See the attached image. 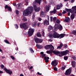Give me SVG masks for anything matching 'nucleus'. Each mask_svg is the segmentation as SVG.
Wrapping results in <instances>:
<instances>
[{"label":"nucleus","instance_id":"nucleus-1","mask_svg":"<svg viewBox=\"0 0 76 76\" xmlns=\"http://www.w3.org/2000/svg\"><path fill=\"white\" fill-rule=\"evenodd\" d=\"M69 52V51L68 50H66L65 51H61V53L60 52L57 50L53 51L51 50L46 51V53H48V54H52V53H53L54 54H56V55L59 54V57H61V56H66Z\"/></svg>","mask_w":76,"mask_h":76},{"label":"nucleus","instance_id":"nucleus-2","mask_svg":"<svg viewBox=\"0 0 76 76\" xmlns=\"http://www.w3.org/2000/svg\"><path fill=\"white\" fill-rule=\"evenodd\" d=\"M34 8L32 6L28 7L23 11V15L25 16H30L31 14L33 12Z\"/></svg>","mask_w":76,"mask_h":76},{"label":"nucleus","instance_id":"nucleus-3","mask_svg":"<svg viewBox=\"0 0 76 76\" xmlns=\"http://www.w3.org/2000/svg\"><path fill=\"white\" fill-rule=\"evenodd\" d=\"M59 36L60 35L56 33V32L54 31L53 32V35L51 34H50L49 35V37L50 38H59Z\"/></svg>","mask_w":76,"mask_h":76},{"label":"nucleus","instance_id":"nucleus-4","mask_svg":"<svg viewBox=\"0 0 76 76\" xmlns=\"http://www.w3.org/2000/svg\"><path fill=\"white\" fill-rule=\"evenodd\" d=\"M38 3V0H35L33 3V6L35 12L38 11V8H37V5Z\"/></svg>","mask_w":76,"mask_h":76},{"label":"nucleus","instance_id":"nucleus-5","mask_svg":"<svg viewBox=\"0 0 76 76\" xmlns=\"http://www.w3.org/2000/svg\"><path fill=\"white\" fill-rule=\"evenodd\" d=\"M72 9L73 10H72L70 9H69L66 8L65 10L67 12H69L70 13H76V6L73 7Z\"/></svg>","mask_w":76,"mask_h":76},{"label":"nucleus","instance_id":"nucleus-6","mask_svg":"<svg viewBox=\"0 0 76 76\" xmlns=\"http://www.w3.org/2000/svg\"><path fill=\"white\" fill-rule=\"evenodd\" d=\"M34 31V29H32V28H30L28 31V37H31L33 35V33Z\"/></svg>","mask_w":76,"mask_h":76},{"label":"nucleus","instance_id":"nucleus-7","mask_svg":"<svg viewBox=\"0 0 76 76\" xmlns=\"http://www.w3.org/2000/svg\"><path fill=\"white\" fill-rule=\"evenodd\" d=\"M27 23H23L22 24H20V26L21 28H23L24 29H26L28 28V27L26 26Z\"/></svg>","mask_w":76,"mask_h":76},{"label":"nucleus","instance_id":"nucleus-8","mask_svg":"<svg viewBox=\"0 0 76 76\" xmlns=\"http://www.w3.org/2000/svg\"><path fill=\"white\" fill-rule=\"evenodd\" d=\"M60 23V20L58 19L56 22V23L55 26V27L54 28V29L55 31H57L58 30V25Z\"/></svg>","mask_w":76,"mask_h":76},{"label":"nucleus","instance_id":"nucleus-9","mask_svg":"<svg viewBox=\"0 0 76 76\" xmlns=\"http://www.w3.org/2000/svg\"><path fill=\"white\" fill-rule=\"evenodd\" d=\"M45 48L46 49H48V50L50 49V50H54V46L52 45H46L45 47Z\"/></svg>","mask_w":76,"mask_h":76},{"label":"nucleus","instance_id":"nucleus-10","mask_svg":"<svg viewBox=\"0 0 76 76\" xmlns=\"http://www.w3.org/2000/svg\"><path fill=\"white\" fill-rule=\"evenodd\" d=\"M72 72V69L69 68L66 70V72L65 73V75L66 76H68V75H70L71 73V72Z\"/></svg>","mask_w":76,"mask_h":76},{"label":"nucleus","instance_id":"nucleus-11","mask_svg":"<svg viewBox=\"0 0 76 76\" xmlns=\"http://www.w3.org/2000/svg\"><path fill=\"white\" fill-rule=\"evenodd\" d=\"M4 70H5L7 73H9L10 75H11V74H12V72L10 70H8L6 69V68H4Z\"/></svg>","mask_w":76,"mask_h":76},{"label":"nucleus","instance_id":"nucleus-12","mask_svg":"<svg viewBox=\"0 0 76 76\" xmlns=\"http://www.w3.org/2000/svg\"><path fill=\"white\" fill-rule=\"evenodd\" d=\"M51 64L53 66H56L58 64L57 62L56 61V60H55L52 61Z\"/></svg>","mask_w":76,"mask_h":76},{"label":"nucleus","instance_id":"nucleus-13","mask_svg":"<svg viewBox=\"0 0 76 76\" xmlns=\"http://www.w3.org/2000/svg\"><path fill=\"white\" fill-rule=\"evenodd\" d=\"M5 9H7L9 11L12 12V9L11 8L7 5H6L5 6Z\"/></svg>","mask_w":76,"mask_h":76},{"label":"nucleus","instance_id":"nucleus-14","mask_svg":"<svg viewBox=\"0 0 76 76\" xmlns=\"http://www.w3.org/2000/svg\"><path fill=\"white\" fill-rule=\"evenodd\" d=\"M64 22H69L70 21V20L69 17H67L64 20Z\"/></svg>","mask_w":76,"mask_h":76},{"label":"nucleus","instance_id":"nucleus-15","mask_svg":"<svg viewBox=\"0 0 76 76\" xmlns=\"http://www.w3.org/2000/svg\"><path fill=\"white\" fill-rule=\"evenodd\" d=\"M16 7L18 9L21 8V7H22V4L20 3L18 4L17 5Z\"/></svg>","mask_w":76,"mask_h":76},{"label":"nucleus","instance_id":"nucleus-16","mask_svg":"<svg viewBox=\"0 0 76 76\" xmlns=\"http://www.w3.org/2000/svg\"><path fill=\"white\" fill-rule=\"evenodd\" d=\"M40 16H41V17H44V16H45V13H44V12H41L40 14Z\"/></svg>","mask_w":76,"mask_h":76},{"label":"nucleus","instance_id":"nucleus-17","mask_svg":"<svg viewBox=\"0 0 76 76\" xmlns=\"http://www.w3.org/2000/svg\"><path fill=\"white\" fill-rule=\"evenodd\" d=\"M34 40L35 42L37 44L38 43V38L37 37H35L34 38Z\"/></svg>","mask_w":76,"mask_h":76},{"label":"nucleus","instance_id":"nucleus-18","mask_svg":"<svg viewBox=\"0 0 76 76\" xmlns=\"http://www.w3.org/2000/svg\"><path fill=\"white\" fill-rule=\"evenodd\" d=\"M49 6H46V11H45V12L46 13H47L49 11Z\"/></svg>","mask_w":76,"mask_h":76},{"label":"nucleus","instance_id":"nucleus-19","mask_svg":"<svg viewBox=\"0 0 76 76\" xmlns=\"http://www.w3.org/2000/svg\"><path fill=\"white\" fill-rule=\"evenodd\" d=\"M72 66L73 67H75V65H76V62L75 61H72Z\"/></svg>","mask_w":76,"mask_h":76},{"label":"nucleus","instance_id":"nucleus-20","mask_svg":"<svg viewBox=\"0 0 76 76\" xmlns=\"http://www.w3.org/2000/svg\"><path fill=\"white\" fill-rule=\"evenodd\" d=\"M48 59H49V57H47L45 56L44 58V59L45 60V61L46 63H47L48 61Z\"/></svg>","mask_w":76,"mask_h":76},{"label":"nucleus","instance_id":"nucleus-21","mask_svg":"<svg viewBox=\"0 0 76 76\" xmlns=\"http://www.w3.org/2000/svg\"><path fill=\"white\" fill-rule=\"evenodd\" d=\"M58 28L59 30H62V29H63V27H62V26L60 24L58 25Z\"/></svg>","mask_w":76,"mask_h":76},{"label":"nucleus","instance_id":"nucleus-22","mask_svg":"<svg viewBox=\"0 0 76 76\" xmlns=\"http://www.w3.org/2000/svg\"><path fill=\"white\" fill-rule=\"evenodd\" d=\"M44 25H49V22L47 20H46L44 22Z\"/></svg>","mask_w":76,"mask_h":76},{"label":"nucleus","instance_id":"nucleus-23","mask_svg":"<svg viewBox=\"0 0 76 76\" xmlns=\"http://www.w3.org/2000/svg\"><path fill=\"white\" fill-rule=\"evenodd\" d=\"M65 35L64 34H59V38H63L64 37V36Z\"/></svg>","mask_w":76,"mask_h":76},{"label":"nucleus","instance_id":"nucleus-24","mask_svg":"<svg viewBox=\"0 0 76 76\" xmlns=\"http://www.w3.org/2000/svg\"><path fill=\"white\" fill-rule=\"evenodd\" d=\"M56 13V10L54 9V11H52L50 12V14L51 13H53V14H55Z\"/></svg>","mask_w":76,"mask_h":76},{"label":"nucleus","instance_id":"nucleus-25","mask_svg":"<svg viewBox=\"0 0 76 76\" xmlns=\"http://www.w3.org/2000/svg\"><path fill=\"white\" fill-rule=\"evenodd\" d=\"M63 44L62 43H61L60 45L57 48V49H60V48H61L63 47Z\"/></svg>","mask_w":76,"mask_h":76},{"label":"nucleus","instance_id":"nucleus-26","mask_svg":"<svg viewBox=\"0 0 76 76\" xmlns=\"http://www.w3.org/2000/svg\"><path fill=\"white\" fill-rule=\"evenodd\" d=\"M53 29V27L51 26H49L48 28V30H52V29Z\"/></svg>","mask_w":76,"mask_h":76},{"label":"nucleus","instance_id":"nucleus-27","mask_svg":"<svg viewBox=\"0 0 76 76\" xmlns=\"http://www.w3.org/2000/svg\"><path fill=\"white\" fill-rule=\"evenodd\" d=\"M71 19L72 20H73V19L75 18V15L73 14H72L71 16Z\"/></svg>","mask_w":76,"mask_h":76},{"label":"nucleus","instance_id":"nucleus-28","mask_svg":"<svg viewBox=\"0 0 76 76\" xmlns=\"http://www.w3.org/2000/svg\"><path fill=\"white\" fill-rule=\"evenodd\" d=\"M40 54L42 55V56L43 57H45V56H46L45 54H44V52H41Z\"/></svg>","mask_w":76,"mask_h":76},{"label":"nucleus","instance_id":"nucleus-29","mask_svg":"<svg viewBox=\"0 0 76 76\" xmlns=\"http://www.w3.org/2000/svg\"><path fill=\"white\" fill-rule=\"evenodd\" d=\"M43 41V40L42 39H39L38 43H42V42Z\"/></svg>","mask_w":76,"mask_h":76},{"label":"nucleus","instance_id":"nucleus-30","mask_svg":"<svg viewBox=\"0 0 76 76\" xmlns=\"http://www.w3.org/2000/svg\"><path fill=\"white\" fill-rule=\"evenodd\" d=\"M22 20L23 21H24V22H26V21H28V19L25 17H23Z\"/></svg>","mask_w":76,"mask_h":76},{"label":"nucleus","instance_id":"nucleus-31","mask_svg":"<svg viewBox=\"0 0 76 76\" xmlns=\"http://www.w3.org/2000/svg\"><path fill=\"white\" fill-rule=\"evenodd\" d=\"M30 51L31 52V53H34V51L33 50L32 48H30Z\"/></svg>","mask_w":76,"mask_h":76},{"label":"nucleus","instance_id":"nucleus-32","mask_svg":"<svg viewBox=\"0 0 76 76\" xmlns=\"http://www.w3.org/2000/svg\"><path fill=\"white\" fill-rule=\"evenodd\" d=\"M71 34H74L75 35H76V31H74L72 32H71Z\"/></svg>","mask_w":76,"mask_h":76},{"label":"nucleus","instance_id":"nucleus-33","mask_svg":"<svg viewBox=\"0 0 76 76\" xmlns=\"http://www.w3.org/2000/svg\"><path fill=\"white\" fill-rule=\"evenodd\" d=\"M42 35L44 37L45 34V33H44V29H42Z\"/></svg>","mask_w":76,"mask_h":76},{"label":"nucleus","instance_id":"nucleus-34","mask_svg":"<svg viewBox=\"0 0 76 76\" xmlns=\"http://www.w3.org/2000/svg\"><path fill=\"white\" fill-rule=\"evenodd\" d=\"M61 7H60V6L59 5H58L57 6V9L58 10V9H60Z\"/></svg>","mask_w":76,"mask_h":76},{"label":"nucleus","instance_id":"nucleus-35","mask_svg":"<svg viewBox=\"0 0 76 76\" xmlns=\"http://www.w3.org/2000/svg\"><path fill=\"white\" fill-rule=\"evenodd\" d=\"M54 70L55 71H57V68L56 67V66H54Z\"/></svg>","mask_w":76,"mask_h":76},{"label":"nucleus","instance_id":"nucleus-36","mask_svg":"<svg viewBox=\"0 0 76 76\" xmlns=\"http://www.w3.org/2000/svg\"><path fill=\"white\" fill-rule=\"evenodd\" d=\"M42 48V46H41L40 45H38V49H41V48Z\"/></svg>","mask_w":76,"mask_h":76},{"label":"nucleus","instance_id":"nucleus-37","mask_svg":"<svg viewBox=\"0 0 76 76\" xmlns=\"http://www.w3.org/2000/svg\"><path fill=\"white\" fill-rule=\"evenodd\" d=\"M68 59V57L67 56H65L64 57V59L65 60H67V59Z\"/></svg>","mask_w":76,"mask_h":76},{"label":"nucleus","instance_id":"nucleus-38","mask_svg":"<svg viewBox=\"0 0 76 76\" xmlns=\"http://www.w3.org/2000/svg\"><path fill=\"white\" fill-rule=\"evenodd\" d=\"M4 41L7 44H9V42H8V41L7 40H4Z\"/></svg>","mask_w":76,"mask_h":76},{"label":"nucleus","instance_id":"nucleus-39","mask_svg":"<svg viewBox=\"0 0 76 76\" xmlns=\"http://www.w3.org/2000/svg\"><path fill=\"white\" fill-rule=\"evenodd\" d=\"M10 57L12 58V60H15V59L14 57H13V56H10Z\"/></svg>","mask_w":76,"mask_h":76},{"label":"nucleus","instance_id":"nucleus-40","mask_svg":"<svg viewBox=\"0 0 76 76\" xmlns=\"http://www.w3.org/2000/svg\"><path fill=\"white\" fill-rule=\"evenodd\" d=\"M66 68V66H62V70H64V69H65Z\"/></svg>","mask_w":76,"mask_h":76},{"label":"nucleus","instance_id":"nucleus-41","mask_svg":"<svg viewBox=\"0 0 76 76\" xmlns=\"http://www.w3.org/2000/svg\"><path fill=\"white\" fill-rule=\"evenodd\" d=\"M42 0H38V4H39V5H40L41 3V1H42Z\"/></svg>","mask_w":76,"mask_h":76},{"label":"nucleus","instance_id":"nucleus-42","mask_svg":"<svg viewBox=\"0 0 76 76\" xmlns=\"http://www.w3.org/2000/svg\"><path fill=\"white\" fill-rule=\"evenodd\" d=\"M41 34L40 33H38V37H41Z\"/></svg>","mask_w":76,"mask_h":76},{"label":"nucleus","instance_id":"nucleus-43","mask_svg":"<svg viewBox=\"0 0 76 76\" xmlns=\"http://www.w3.org/2000/svg\"><path fill=\"white\" fill-rule=\"evenodd\" d=\"M56 19H57V18L56 17H54L53 18V20H54V21H55V20H56Z\"/></svg>","mask_w":76,"mask_h":76},{"label":"nucleus","instance_id":"nucleus-44","mask_svg":"<svg viewBox=\"0 0 76 76\" xmlns=\"http://www.w3.org/2000/svg\"><path fill=\"white\" fill-rule=\"evenodd\" d=\"M72 58L74 60H76V56H73L72 57Z\"/></svg>","mask_w":76,"mask_h":76},{"label":"nucleus","instance_id":"nucleus-45","mask_svg":"<svg viewBox=\"0 0 76 76\" xmlns=\"http://www.w3.org/2000/svg\"><path fill=\"white\" fill-rule=\"evenodd\" d=\"M64 47L65 48H67V46L66 44H65L64 45Z\"/></svg>","mask_w":76,"mask_h":76},{"label":"nucleus","instance_id":"nucleus-46","mask_svg":"<svg viewBox=\"0 0 76 76\" xmlns=\"http://www.w3.org/2000/svg\"><path fill=\"white\" fill-rule=\"evenodd\" d=\"M4 66L3 65H1V69H3V68H4Z\"/></svg>","mask_w":76,"mask_h":76},{"label":"nucleus","instance_id":"nucleus-47","mask_svg":"<svg viewBox=\"0 0 76 76\" xmlns=\"http://www.w3.org/2000/svg\"><path fill=\"white\" fill-rule=\"evenodd\" d=\"M50 20L51 22H53V17H50Z\"/></svg>","mask_w":76,"mask_h":76},{"label":"nucleus","instance_id":"nucleus-48","mask_svg":"<svg viewBox=\"0 0 76 76\" xmlns=\"http://www.w3.org/2000/svg\"><path fill=\"white\" fill-rule=\"evenodd\" d=\"M19 11L18 10H16V14H17V15L19 13Z\"/></svg>","mask_w":76,"mask_h":76},{"label":"nucleus","instance_id":"nucleus-49","mask_svg":"<svg viewBox=\"0 0 76 76\" xmlns=\"http://www.w3.org/2000/svg\"><path fill=\"white\" fill-rule=\"evenodd\" d=\"M15 28H16V29H18V26H17V24L15 25Z\"/></svg>","mask_w":76,"mask_h":76},{"label":"nucleus","instance_id":"nucleus-50","mask_svg":"<svg viewBox=\"0 0 76 76\" xmlns=\"http://www.w3.org/2000/svg\"><path fill=\"white\" fill-rule=\"evenodd\" d=\"M66 13V12L64 10L63 12H62V13L63 14H64V13Z\"/></svg>","mask_w":76,"mask_h":76},{"label":"nucleus","instance_id":"nucleus-51","mask_svg":"<svg viewBox=\"0 0 76 76\" xmlns=\"http://www.w3.org/2000/svg\"><path fill=\"white\" fill-rule=\"evenodd\" d=\"M36 24H35V23H33V24H32V25H33V26H35V25H36Z\"/></svg>","mask_w":76,"mask_h":76},{"label":"nucleus","instance_id":"nucleus-52","mask_svg":"<svg viewBox=\"0 0 76 76\" xmlns=\"http://www.w3.org/2000/svg\"><path fill=\"white\" fill-rule=\"evenodd\" d=\"M47 18H48V21H49V18H50V17L48 15V16H47Z\"/></svg>","mask_w":76,"mask_h":76},{"label":"nucleus","instance_id":"nucleus-53","mask_svg":"<svg viewBox=\"0 0 76 76\" xmlns=\"http://www.w3.org/2000/svg\"><path fill=\"white\" fill-rule=\"evenodd\" d=\"M38 19L40 21L42 20V19L40 18H39Z\"/></svg>","mask_w":76,"mask_h":76},{"label":"nucleus","instance_id":"nucleus-54","mask_svg":"<svg viewBox=\"0 0 76 76\" xmlns=\"http://www.w3.org/2000/svg\"><path fill=\"white\" fill-rule=\"evenodd\" d=\"M74 1H75V0H72L71 1V2L72 3H74Z\"/></svg>","mask_w":76,"mask_h":76},{"label":"nucleus","instance_id":"nucleus-55","mask_svg":"<svg viewBox=\"0 0 76 76\" xmlns=\"http://www.w3.org/2000/svg\"><path fill=\"white\" fill-rule=\"evenodd\" d=\"M25 4H26V6H27V5H28V2H26V3Z\"/></svg>","mask_w":76,"mask_h":76},{"label":"nucleus","instance_id":"nucleus-56","mask_svg":"<svg viewBox=\"0 0 76 76\" xmlns=\"http://www.w3.org/2000/svg\"><path fill=\"white\" fill-rule=\"evenodd\" d=\"M61 15H62V14L61 13H59L58 14V16H61Z\"/></svg>","mask_w":76,"mask_h":76},{"label":"nucleus","instance_id":"nucleus-57","mask_svg":"<svg viewBox=\"0 0 76 76\" xmlns=\"http://www.w3.org/2000/svg\"><path fill=\"white\" fill-rule=\"evenodd\" d=\"M36 47L37 48H38V45L37 44H36Z\"/></svg>","mask_w":76,"mask_h":76},{"label":"nucleus","instance_id":"nucleus-58","mask_svg":"<svg viewBox=\"0 0 76 76\" xmlns=\"http://www.w3.org/2000/svg\"><path fill=\"white\" fill-rule=\"evenodd\" d=\"M49 41H50V42H51L53 41V40H52V39H49Z\"/></svg>","mask_w":76,"mask_h":76},{"label":"nucleus","instance_id":"nucleus-59","mask_svg":"<svg viewBox=\"0 0 76 76\" xmlns=\"http://www.w3.org/2000/svg\"><path fill=\"white\" fill-rule=\"evenodd\" d=\"M33 67L32 66H31L29 68V69H32V68Z\"/></svg>","mask_w":76,"mask_h":76},{"label":"nucleus","instance_id":"nucleus-60","mask_svg":"<svg viewBox=\"0 0 76 76\" xmlns=\"http://www.w3.org/2000/svg\"><path fill=\"white\" fill-rule=\"evenodd\" d=\"M20 76H24L23 74H20Z\"/></svg>","mask_w":76,"mask_h":76},{"label":"nucleus","instance_id":"nucleus-61","mask_svg":"<svg viewBox=\"0 0 76 76\" xmlns=\"http://www.w3.org/2000/svg\"><path fill=\"white\" fill-rule=\"evenodd\" d=\"M3 73V72L2 71H0V74Z\"/></svg>","mask_w":76,"mask_h":76},{"label":"nucleus","instance_id":"nucleus-62","mask_svg":"<svg viewBox=\"0 0 76 76\" xmlns=\"http://www.w3.org/2000/svg\"><path fill=\"white\" fill-rule=\"evenodd\" d=\"M13 6H16V4L15 3H14L13 4Z\"/></svg>","mask_w":76,"mask_h":76},{"label":"nucleus","instance_id":"nucleus-63","mask_svg":"<svg viewBox=\"0 0 76 76\" xmlns=\"http://www.w3.org/2000/svg\"><path fill=\"white\" fill-rule=\"evenodd\" d=\"M40 9H41V8L40 7H39L38 8V10H39H39H40Z\"/></svg>","mask_w":76,"mask_h":76},{"label":"nucleus","instance_id":"nucleus-64","mask_svg":"<svg viewBox=\"0 0 76 76\" xmlns=\"http://www.w3.org/2000/svg\"><path fill=\"white\" fill-rule=\"evenodd\" d=\"M70 12H68V16H70Z\"/></svg>","mask_w":76,"mask_h":76}]
</instances>
